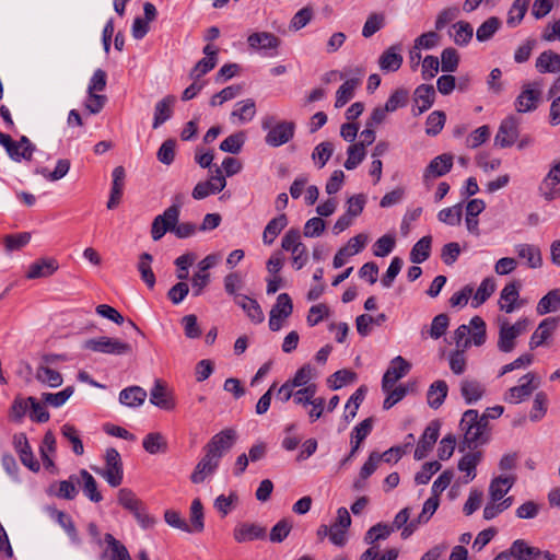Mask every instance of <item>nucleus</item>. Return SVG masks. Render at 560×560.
<instances>
[{"instance_id": "obj_38", "label": "nucleus", "mask_w": 560, "mask_h": 560, "mask_svg": "<svg viewBox=\"0 0 560 560\" xmlns=\"http://www.w3.org/2000/svg\"><path fill=\"white\" fill-rule=\"evenodd\" d=\"M58 269L54 259H39L33 262L26 272L27 279H38L51 276Z\"/></svg>"}, {"instance_id": "obj_23", "label": "nucleus", "mask_w": 560, "mask_h": 560, "mask_svg": "<svg viewBox=\"0 0 560 560\" xmlns=\"http://www.w3.org/2000/svg\"><path fill=\"white\" fill-rule=\"evenodd\" d=\"M515 481L516 477L513 474L493 478L489 486L490 499L494 502H501L504 500V495L511 490Z\"/></svg>"}, {"instance_id": "obj_17", "label": "nucleus", "mask_w": 560, "mask_h": 560, "mask_svg": "<svg viewBox=\"0 0 560 560\" xmlns=\"http://www.w3.org/2000/svg\"><path fill=\"white\" fill-rule=\"evenodd\" d=\"M13 445L19 454L20 460L24 466H26L32 471H38L40 466L39 463L35 459L30 443L25 434L20 433L14 435Z\"/></svg>"}, {"instance_id": "obj_18", "label": "nucleus", "mask_w": 560, "mask_h": 560, "mask_svg": "<svg viewBox=\"0 0 560 560\" xmlns=\"http://www.w3.org/2000/svg\"><path fill=\"white\" fill-rule=\"evenodd\" d=\"M435 100V91L432 85L421 84L415 91V104L412 114L419 116L427 112L433 105Z\"/></svg>"}, {"instance_id": "obj_30", "label": "nucleus", "mask_w": 560, "mask_h": 560, "mask_svg": "<svg viewBox=\"0 0 560 560\" xmlns=\"http://www.w3.org/2000/svg\"><path fill=\"white\" fill-rule=\"evenodd\" d=\"M175 96L167 95L155 104L152 124L154 129H158L172 117Z\"/></svg>"}, {"instance_id": "obj_61", "label": "nucleus", "mask_w": 560, "mask_h": 560, "mask_svg": "<svg viewBox=\"0 0 560 560\" xmlns=\"http://www.w3.org/2000/svg\"><path fill=\"white\" fill-rule=\"evenodd\" d=\"M245 133L243 131L235 132L226 137L220 143V150L232 154L238 153L245 143Z\"/></svg>"}, {"instance_id": "obj_20", "label": "nucleus", "mask_w": 560, "mask_h": 560, "mask_svg": "<svg viewBox=\"0 0 560 560\" xmlns=\"http://www.w3.org/2000/svg\"><path fill=\"white\" fill-rule=\"evenodd\" d=\"M372 431V419L368 418L364 419L362 422H360L358 425L354 427L352 433H351V450L349 455L342 459L341 466H345L347 463H349L355 455V453L359 451L361 443L366 439V436Z\"/></svg>"}, {"instance_id": "obj_31", "label": "nucleus", "mask_w": 560, "mask_h": 560, "mask_svg": "<svg viewBox=\"0 0 560 560\" xmlns=\"http://www.w3.org/2000/svg\"><path fill=\"white\" fill-rule=\"evenodd\" d=\"M481 460L480 452H470L464 455L458 462L459 471L464 472L462 482L469 483L476 477V468Z\"/></svg>"}, {"instance_id": "obj_26", "label": "nucleus", "mask_w": 560, "mask_h": 560, "mask_svg": "<svg viewBox=\"0 0 560 560\" xmlns=\"http://www.w3.org/2000/svg\"><path fill=\"white\" fill-rule=\"evenodd\" d=\"M453 166V156L451 154H441L434 158L427 166L423 178H435L447 174Z\"/></svg>"}, {"instance_id": "obj_10", "label": "nucleus", "mask_w": 560, "mask_h": 560, "mask_svg": "<svg viewBox=\"0 0 560 560\" xmlns=\"http://www.w3.org/2000/svg\"><path fill=\"white\" fill-rule=\"evenodd\" d=\"M293 311L291 298L287 293H281L277 298L276 304L272 306L269 316V328L278 331L282 327V322L288 318Z\"/></svg>"}, {"instance_id": "obj_47", "label": "nucleus", "mask_w": 560, "mask_h": 560, "mask_svg": "<svg viewBox=\"0 0 560 560\" xmlns=\"http://www.w3.org/2000/svg\"><path fill=\"white\" fill-rule=\"evenodd\" d=\"M560 310V289H553L544 295L537 306L536 312L539 315L557 312Z\"/></svg>"}, {"instance_id": "obj_14", "label": "nucleus", "mask_w": 560, "mask_h": 560, "mask_svg": "<svg viewBox=\"0 0 560 560\" xmlns=\"http://www.w3.org/2000/svg\"><path fill=\"white\" fill-rule=\"evenodd\" d=\"M520 121L514 116H509L502 120L494 138V143L500 148L512 147L518 137Z\"/></svg>"}, {"instance_id": "obj_4", "label": "nucleus", "mask_w": 560, "mask_h": 560, "mask_svg": "<svg viewBox=\"0 0 560 560\" xmlns=\"http://www.w3.org/2000/svg\"><path fill=\"white\" fill-rule=\"evenodd\" d=\"M198 226L192 222L179 223V217L174 221L168 219L161 221H153L151 225V236L153 241H160L167 232L173 233L178 238H188L194 236Z\"/></svg>"}, {"instance_id": "obj_35", "label": "nucleus", "mask_w": 560, "mask_h": 560, "mask_svg": "<svg viewBox=\"0 0 560 560\" xmlns=\"http://www.w3.org/2000/svg\"><path fill=\"white\" fill-rule=\"evenodd\" d=\"M237 304L255 324H260L265 319L264 312L258 302L249 296H236Z\"/></svg>"}, {"instance_id": "obj_57", "label": "nucleus", "mask_w": 560, "mask_h": 560, "mask_svg": "<svg viewBox=\"0 0 560 560\" xmlns=\"http://www.w3.org/2000/svg\"><path fill=\"white\" fill-rule=\"evenodd\" d=\"M186 197L184 194L178 192L172 197V205L166 208L163 213L156 215L153 221H163L168 219L170 221H174L176 217L180 215L182 207L184 206Z\"/></svg>"}, {"instance_id": "obj_56", "label": "nucleus", "mask_w": 560, "mask_h": 560, "mask_svg": "<svg viewBox=\"0 0 560 560\" xmlns=\"http://www.w3.org/2000/svg\"><path fill=\"white\" fill-rule=\"evenodd\" d=\"M431 236H423L412 247L410 252V260L415 264L425 261L431 253Z\"/></svg>"}, {"instance_id": "obj_63", "label": "nucleus", "mask_w": 560, "mask_h": 560, "mask_svg": "<svg viewBox=\"0 0 560 560\" xmlns=\"http://www.w3.org/2000/svg\"><path fill=\"white\" fill-rule=\"evenodd\" d=\"M74 388L68 386L58 393H44L42 399L45 404H48L55 408L63 406L67 400L73 395Z\"/></svg>"}, {"instance_id": "obj_29", "label": "nucleus", "mask_w": 560, "mask_h": 560, "mask_svg": "<svg viewBox=\"0 0 560 560\" xmlns=\"http://www.w3.org/2000/svg\"><path fill=\"white\" fill-rule=\"evenodd\" d=\"M125 168L122 166H116L113 170V184L110 188L109 199L107 201L108 209H115L121 199L124 185H125Z\"/></svg>"}, {"instance_id": "obj_54", "label": "nucleus", "mask_w": 560, "mask_h": 560, "mask_svg": "<svg viewBox=\"0 0 560 560\" xmlns=\"http://www.w3.org/2000/svg\"><path fill=\"white\" fill-rule=\"evenodd\" d=\"M549 406V398L545 392H538L535 394L532 410L529 412V419L533 422L540 421L547 413Z\"/></svg>"}, {"instance_id": "obj_3", "label": "nucleus", "mask_w": 560, "mask_h": 560, "mask_svg": "<svg viewBox=\"0 0 560 560\" xmlns=\"http://www.w3.org/2000/svg\"><path fill=\"white\" fill-rule=\"evenodd\" d=\"M262 130L267 131L265 142L272 148L288 143L293 137L295 125L292 121H276L273 116H266L261 120Z\"/></svg>"}, {"instance_id": "obj_19", "label": "nucleus", "mask_w": 560, "mask_h": 560, "mask_svg": "<svg viewBox=\"0 0 560 560\" xmlns=\"http://www.w3.org/2000/svg\"><path fill=\"white\" fill-rule=\"evenodd\" d=\"M247 44L255 50H277L281 39L270 32H255L247 37Z\"/></svg>"}, {"instance_id": "obj_60", "label": "nucleus", "mask_w": 560, "mask_h": 560, "mask_svg": "<svg viewBox=\"0 0 560 560\" xmlns=\"http://www.w3.org/2000/svg\"><path fill=\"white\" fill-rule=\"evenodd\" d=\"M225 292L233 296L234 302L236 301V296H245L241 294L240 291L244 288L243 277L238 272H231L224 277L223 280Z\"/></svg>"}, {"instance_id": "obj_9", "label": "nucleus", "mask_w": 560, "mask_h": 560, "mask_svg": "<svg viewBox=\"0 0 560 560\" xmlns=\"http://www.w3.org/2000/svg\"><path fill=\"white\" fill-rule=\"evenodd\" d=\"M524 305L525 301L520 298V283L512 281L505 284L500 292L498 301L500 311L505 312L506 314H512Z\"/></svg>"}, {"instance_id": "obj_55", "label": "nucleus", "mask_w": 560, "mask_h": 560, "mask_svg": "<svg viewBox=\"0 0 560 560\" xmlns=\"http://www.w3.org/2000/svg\"><path fill=\"white\" fill-rule=\"evenodd\" d=\"M474 35L472 26L465 21H459L453 25L452 37L456 45L465 46L467 45Z\"/></svg>"}, {"instance_id": "obj_41", "label": "nucleus", "mask_w": 560, "mask_h": 560, "mask_svg": "<svg viewBox=\"0 0 560 560\" xmlns=\"http://www.w3.org/2000/svg\"><path fill=\"white\" fill-rule=\"evenodd\" d=\"M536 68L540 73H556L560 71V54L551 50L541 52L536 60Z\"/></svg>"}, {"instance_id": "obj_50", "label": "nucleus", "mask_w": 560, "mask_h": 560, "mask_svg": "<svg viewBox=\"0 0 560 560\" xmlns=\"http://www.w3.org/2000/svg\"><path fill=\"white\" fill-rule=\"evenodd\" d=\"M359 84V79H349L342 83L336 92L335 107H343L354 96V91Z\"/></svg>"}, {"instance_id": "obj_62", "label": "nucleus", "mask_w": 560, "mask_h": 560, "mask_svg": "<svg viewBox=\"0 0 560 560\" xmlns=\"http://www.w3.org/2000/svg\"><path fill=\"white\" fill-rule=\"evenodd\" d=\"M334 152V145L329 141L317 144L312 153V159L318 168H323Z\"/></svg>"}, {"instance_id": "obj_37", "label": "nucleus", "mask_w": 560, "mask_h": 560, "mask_svg": "<svg viewBox=\"0 0 560 560\" xmlns=\"http://www.w3.org/2000/svg\"><path fill=\"white\" fill-rule=\"evenodd\" d=\"M288 225V218L284 213L270 220L262 232V242L265 245H271L281 231Z\"/></svg>"}, {"instance_id": "obj_2", "label": "nucleus", "mask_w": 560, "mask_h": 560, "mask_svg": "<svg viewBox=\"0 0 560 560\" xmlns=\"http://www.w3.org/2000/svg\"><path fill=\"white\" fill-rule=\"evenodd\" d=\"M498 325V349L501 352L509 353L514 350L516 339L529 329L530 320L527 317H521L514 324H511L506 317L499 316Z\"/></svg>"}, {"instance_id": "obj_52", "label": "nucleus", "mask_w": 560, "mask_h": 560, "mask_svg": "<svg viewBox=\"0 0 560 560\" xmlns=\"http://www.w3.org/2000/svg\"><path fill=\"white\" fill-rule=\"evenodd\" d=\"M502 22L497 16L488 18L476 32V38L480 43L488 42L500 30Z\"/></svg>"}, {"instance_id": "obj_40", "label": "nucleus", "mask_w": 560, "mask_h": 560, "mask_svg": "<svg viewBox=\"0 0 560 560\" xmlns=\"http://www.w3.org/2000/svg\"><path fill=\"white\" fill-rule=\"evenodd\" d=\"M448 393V386L445 381L439 380L433 382L427 393L428 405L438 409L445 400Z\"/></svg>"}, {"instance_id": "obj_34", "label": "nucleus", "mask_w": 560, "mask_h": 560, "mask_svg": "<svg viewBox=\"0 0 560 560\" xmlns=\"http://www.w3.org/2000/svg\"><path fill=\"white\" fill-rule=\"evenodd\" d=\"M505 552L509 555V560H532L540 555L539 549L530 547L523 539L515 540Z\"/></svg>"}, {"instance_id": "obj_59", "label": "nucleus", "mask_w": 560, "mask_h": 560, "mask_svg": "<svg viewBox=\"0 0 560 560\" xmlns=\"http://www.w3.org/2000/svg\"><path fill=\"white\" fill-rule=\"evenodd\" d=\"M316 377V373L314 368L311 366V364H304L302 368H300L294 376L290 380H288L295 388H302L305 387L311 383L313 378Z\"/></svg>"}, {"instance_id": "obj_49", "label": "nucleus", "mask_w": 560, "mask_h": 560, "mask_svg": "<svg viewBox=\"0 0 560 560\" xmlns=\"http://www.w3.org/2000/svg\"><path fill=\"white\" fill-rule=\"evenodd\" d=\"M50 516L65 529L74 544H80V538L72 518L62 511L50 509Z\"/></svg>"}, {"instance_id": "obj_28", "label": "nucleus", "mask_w": 560, "mask_h": 560, "mask_svg": "<svg viewBox=\"0 0 560 560\" xmlns=\"http://www.w3.org/2000/svg\"><path fill=\"white\" fill-rule=\"evenodd\" d=\"M556 326L557 319L552 317L545 318L542 322H540V324L538 325V327L530 337L529 348L536 349L542 346L545 341H547L551 337L553 330L556 329Z\"/></svg>"}, {"instance_id": "obj_7", "label": "nucleus", "mask_w": 560, "mask_h": 560, "mask_svg": "<svg viewBox=\"0 0 560 560\" xmlns=\"http://www.w3.org/2000/svg\"><path fill=\"white\" fill-rule=\"evenodd\" d=\"M541 101V85L539 82H527L522 85L520 94L514 101V108L520 114L536 110Z\"/></svg>"}, {"instance_id": "obj_58", "label": "nucleus", "mask_w": 560, "mask_h": 560, "mask_svg": "<svg viewBox=\"0 0 560 560\" xmlns=\"http://www.w3.org/2000/svg\"><path fill=\"white\" fill-rule=\"evenodd\" d=\"M462 215H463V208L460 203H457L455 206L444 208L439 211L438 219L440 222L455 226L460 224L462 222Z\"/></svg>"}, {"instance_id": "obj_42", "label": "nucleus", "mask_w": 560, "mask_h": 560, "mask_svg": "<svg viewBox=\"0 0 560 560\" xmlns=\"http://www.w3.org/2000/svg\"><path fill=\"white\" fill-rule=\"evenodd\" d=\"M78 483L82 486L84 495L92 502L97 503L102 501L103 497L97 490V482L88 470L82 469L80 471V479L78 480Z\"/></svg>"}, {"instance_id": "obj_39", "label": "nucleus", "mask_w": 560, "mask_h": 560, "mask_svg": "<svg viewBox=\"0 0 560 560\" xmlns=\"http://www.w3.org/2000/svg\"><path fill=\"white\" fill-rule=\"evenodd\" d=\"M147 398V392L140 386H130L119 394V401L130 408L140 407Z\"/></svg>"}, {"instance_id": "obj_53", "label": "nucleus", "mask_w": 560, "mask_h": 560, "mask_svg": "<svg viewBox=\"0 0 560 560\" xmlns=\"http://www.w3.org/2000/svg\"><path fill=\"white\" fill-rule=\"evenodd\" d=\"M153 257L149 253H143L139 257L137 264L138 271L140 272L141 279L149 288H153L155 284V276L152 270Z\"/></svg>"}, {"instance_id": "obj_43", "label": "nucleus", "mask_w": 560, "mask_h": 560, "mask_svg": "<svg viewBox=\"0 0 560 560\" xmlns=\"http://www.w3.org/2000/svg\"><path fill=\"white\" fill-rule=\"evenodd\" d=\"M256 115V104L254 100L246 98L235 104L234 110L231 113V118H236L238 122L246 124L254 119Z\"/></svg>"}, {"instance_id": "obj_51", "label": "nucleus", "mask_w": 560, "mask_h": 560, "mask_svg": "<svg viewBox=\"0 0 560 560\" xmlns=\"http://www.w3.org/2000/svg\"><path fill=\"white\" fill-rule=\"evenodd\" d=\"M142 446L149 454L165 453L167 441L160 432H151L144 436Z\"/></svg>"}, {"instance_id": "obj_24", "label": "nucleus", "mask_w": 560, "mask_h": 560, "mask_svg": "<svg viewBox=\"0 0 560 560\" xmlns=\"http://www.w3.org/2000/svg\"><path fill=\"white\" fill-rule=\"evenodd\" d=\"M104 540L107 547L102 553L101 560H132L125 545L112 534H106Z\"/></svg>"}, {"instance_id": "obj_15", "label": "nucleus", "mask_w": 560, "mask_h": 560, "mask_svg": "<svg viewBox=\"0 0 560 560\" xmlns=\"http://www.w3.org/2000/svg\"><path fill=\"white\" fill-rule=\"evenodd\" d=\"M220 459L212 453L206 451L205 456L196 465L190 480L192 483H202L208 477L214 474L219 466Z\"/></svg>"}, {"instance_id": "obj_33", "label": "nucleus", "mask_w": 560, "mask_h": 560, "mask_svg": "<svg viewBox=\"0 0 560 560\" xmlns=\"http://www.w3.org/2000/svg\"><path fill=\"white\" fill-rule=\"evenodd\" d=\"M381 463V457H378L377 452H372L360 469L359 477L353 482V488L355 490H362L366 486V480L370 476H372L375 470L378 468Z\"/></svg>"}, {"instance_id": "obj_46", "label": "nucleus", "mask_w": 560, "mask_h": 560, "mask_svg": "<svg viewBox=\"0 0 560 560\" xmlns=\"http://www.w3.org/2000/svg\"><path fill=\"white\" fill-rule=\"evenodd\" d=\"M35 377L38 382L49 387H59L63 382V378L58 371L52 369V366L42 363L36 370Z\"/></svg>"}, {"instance_id": "obj_5", "label": "nucleus", "mask_w": 560, "mask_h": 560, "mask_svg": "<svg viewBox=\"0 0 560 560\" xmlns=\"http://www.w3.org/2000/svg\"><path fill=\"white\" fill-rule=\"evenodd\" d=\"M93 470L103 477L110 487L116 488L120 486L124 478V469L118 451L108 448L105 453L104 468L93 467Z\"/></svg>"}, {"instance_id": "obj_1", "label": "nucleus", "mask_w": 560, "mask_h": 560, "mask_svg": "<svg viewBox=\"0 0 560 560\" xmlns=\"http://www.w3.org/2000/svg\"><path fill=\"white\" fill-rule=\"evenodd\" d=\"M487 425L486 417H480L477 410H466L459 422V429L463 434V445L472 448L485 443Z\"/></svg>"}, {"instance_id": "obj_13", "label": "nucleus", "mask_w": 560, "mask_h": 560, "mask_svg": "<svg viewBox=\"0 0 560 560\" xmlns=\"http://www.w3.org/2000/svg\"><path fill=\"white\" fill-rule=\"evenodd\" d=\"M236 441V431L228 428L214 434L207 443L205 451L214 454L219 459L226 453Z\"/></svg>"}, {"instance_id": "obj_32", "label": "nucleus", "mask_w": 560, "mask_h": 560, "mask_svg": "<svg viewBox=\"0 0 560 560\" xmlns=\"http://www.w3.org/2000/svg\"><path fill=\"white\" fill-rule=\"evenodd\" d=\"M398 46H392L386 49L378 58V66L382 71L395 72L402 65V56Z\"/></svg>"}, {"instance_id": "obj_21", "label": "nucleus", "mask_w": 560, "mask_h": 560, "mask_svg": "<svg viewBox=\"0 0 560 560\" xmlns=\"http://www.w3.org/2000/svg\"><path fill=\"white\" fill-rule=\"evenodd\" d=\"M440 433L439 422H431L424 430L415 451V458L422 459L435 444Z\"/></svg>"}, {"instance_id": "obj_64", "label": "nucleus", "mask_w": 560, "mask_h": 560, "mask_svg": "<svg viewBox=\"0 0 560 560\" xmlns=\"http://www.w3.org/2000/svg\"><path fill=\"white\" fill-rule=\"evenodd\" d=\"M446 116L441 110L432 112L425 121V132L429 136H436L445 125Z\"/></svg>"}, {"instance_id": "obj_48", "label": "nucleus", "mask_w": 560, "mask_h": 560, "mask_svg": "<svg viewBox=\"0 0 560 560\" xmlns=\"http://www.w3.org/2000/svg\"><path fill=\"white\" fill-rule=\"evenodd\" d=\"M203 506L199 499H195L190 505V517L187 533H201L205 528Z\"/></svg>"}, {"instance_id": "obj_27", "label": "nucleus", "mask_w": 560, "mask_h": 560, "mask_svg": "<svg viewBox=\"0 0 560 560\" xmlns=\"http://www.w3.org/2000/svg\"><path fill=\"white\" fill-rule=\"evenodd\" d=\"M520 259L525 260L528 268L536 269L542 266L541 252L538 246L533 244H517L514 247Z\"/></svg>"}, {"instance_id": "obj_16", "label": "nucleus", "mask_w": 560, "mask_h": 560, "mask_svg": "<svg viewBox=\"0 0 560 560\" xmlns=\"http://www.w3.org/2000/svg\"><path fill=\"white\" fill-rule=\"evenodd\" d=\"M266 536V527L258 523H240L235 526L233 530V537L240 544L252 541L255 539H265Z\"/></svg>"}, {"instance_id": "obj_22", "label": "nucleus", "mask_w": 560, "mask_h": 560, "mask_svg": "<svg viewBox=\"0 0 560 560\" xmlns=\"http://www.w3.org/2000/svg\"><path fill=\"white\" fill-rule=\"evenodd\" d=\"M150 402L164 410H173L176 406L175 399L161 381H155L150 390Z\"/></svg>"}, {"instance_id": "obj_8", "label": "nucleus", "mask_w": 560, "mask_h": 560, "mask_svg": "<svg viewBox=\"0 0 560 560\" xmlns=\"http://www.w3.org/2000/svg\"><path fill=\"white\" fill-rule=\"evenodd\" d=\"M521 384L511 387L504 394V401L513 405L526 400L540 385V378L534 372H529L520 378Z\"/></svg>"}, {"instance_id": "obj_36", "label": "nucleus", "mask_w": 560, "mask_h": 560, "mask_svg": "<svg viewBox=\"0 0 560 560\" xmlns=\"http://www.w3.org/2000/svg\"><path fill=\"white\" fill-rule=\"evenodd\" d=\"M460 394L468 405L475 404L485 394V386L476 381L465 378L460 382Z\"/></svg>"}, {"instance_id": "obj_12", "label": "nucleus", "mask_w": 560, "mask_h": 560, "mask_svg": "<svg viewBox=\"0 0 560 560\" xmlns=\"http://www.w3.org/2000/svg\"><path fill=\"white\" fill-rule=\"evenodd\" d=\"M411 369V365L402 357H395L383 375L382 390H388L395 386L396 382L406 376Z\"/></svg>"}, {"instance_id": "obj_25", "label": "nucleus", "mask_w": 560, "mask_h": 560, "mask_svg": "<svg viewBox=\"0 0 560 560\" xmlns=\"http://www.w3.org/2000/svg\"><path fill=\"white\" fill-rule=\"evenodd\" d=\"M57 451V442L54 433L48 431L45 433L44 439L42 441L39 447V454L43 462V466L46 470L54 472L56 470V466L52 457L55 456Z\"/></svg>"}, {"instance_id": "obj_6", "label": "nucleus", "mask_w": 560, "mask_h": 560, "mask_svg": "<svg viewBox=\"0 0 560 560\" xmlns=\"http://www.w3.org/2000/svg\"><path fill=\"white\" fill-rule=\"evenodd\" d=\"M83 348L94 352L122 355L131 351V346L118 338L101 336L91 338L83 342Z\"/></svg>"}, {"instance_id": "obj_45", "label": "nucleus", "mask_w": 560, "mask_h": 560, "mask_svg": "<svg viewBox=\"0 0 560 560\" xmlns=\"http://www.w3.org/2000/svg\"><path fill=\"white\" fill-rule=\"evenodd\" d=\"M497 283L492 277L485 278L471 298L474 308L482 305L495 291Z\"/></svg>"}, {"instance_id": "obj_44", "label": "nucleus", "mask_w": 560, "mask_h": 560, "mask_svg": "<svg viewBox=\"0 0 560 560\" xmlns=\"http://www.w3.org/2000/svg\"><path fill=\"white\" fill-rule=\"evenodd\" d=\"M529 3H530V0H514L513 1V3L511 4V7L508 11L506 21H505L506 25L510 28H514L522 23L524 16L528 10Z\"/></svg>"}, {"instance_id": "obj_11", "label": "nucleus", "mask_w": 560, "mask_h": 560, "mask_svg": "<svg viewBox=\"0 0 560 560\" xmlns=\"http://www.w3.org/2000/svg\"><path fill=\"white\" fill-rule=\"evenodd\" d=\"M560 161L555 163L538 186L539 195L547 201L560 198Z\"/></svg>"}]
</instances>
